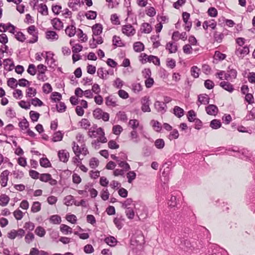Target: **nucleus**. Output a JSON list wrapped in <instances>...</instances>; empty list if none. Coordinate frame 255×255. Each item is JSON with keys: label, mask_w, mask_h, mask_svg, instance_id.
Listing matches in <instances>:
<instances>
[{"label": "nucleus", "mask_w": 255, "mask_h": 255, "mask_svg": "<svg viewBox=\"0 0 255 255\" xmlns=\"http://www.w3.org/2000/svg\"><path fill=\"white\" fill-rule=\"evenodd\" d=\"M88 135L91 138L100 137V141L101 143L107 142V139L105 136V132L103 129L101 128H98L96 125L89 129Z\"/></svg>", "instance_id": "obj_1"}, {"label": "nucleus", "mask_w": 255, "mask_h": 255, "mask_svg": "<svg viewBox=\"0 0 255 255\" xmlns=\"http://www.w3.org/2000/svg\"><path fill=\"white\" fill-rule=\"evenodd\" d=\"M94 117L98 120L102 119L105 122L109 120L110 115L108 113L104 112L100 108H97L93 111Z\"/></svg>", "instance_id": "obj_2"}, {"label": "nucleus", "mask_w": 255, "mask_h": 255, "mask_svg": "<svg viewBox=\"0 0 255 255\" xmlns=\"http://www.w3.org/2000/svg\"><path fill=\"white\" fill-rule=\"evenodd\" d=\"M28 33L32 36L33 38L28 41L29 43H34L38 40V30L34 25H31L27 28Z\"/></svg>", "instance_id": "obj_3"}, {"label": "nucleus", "mask_w": 255, "mask_h": 255, "mask_svg": "<svg viewBox=\"0 0 255 255\" xmlns=\"http://www.w3.org/2000/svg\"><path fill=\"white\" fill-rule=\"evenodd\" d=\"M122 32L128 36H131L135 33V29L131 24H126L123 26Z\"/></svg>", "instance_id": "obj_4"}, {"label": "nucleus", "mask_w": 255, "mask_h": 255, "mask_svg": "<svg viewBox=\"0 0 255 255\" xmlns=\"http://www.w3.org/2000/svg\"><path fill=\"white\" fill-rule=\"evenodd\" d=\"M9 173L8 170H5L1 173L0 183L2 187H5L7 185Z\"/></svg>", "instance_id": "obj_5"}, {"label": "nucleus", "mask_w": 255, "mask_h": 255, "mask_svg": "<svg viewBox=\"0 0 255 255\" xmlns=\"http://www.w3.org/2000/svg\"><path fill=\"white\" fill-rule=\"evenodd\" d=\"M249 52V48L247 46H245L243 48H239L235 51L236 54L240 58H243L245 55L248 54Z\"/></svg>", "instance_id": "obj_6"}, {"label": "nucleus", "mask_w": 255, "mask_h": 255, "mask_svg": "<svg viewBox=\"0 0 255 255\" xmlns=\"http://www.w3.org/2000/svg\"><path fill=\"white\" fill-rule=\"evenodd\" d=\"M154 105L158 112L164 114L166 112L167 106L165 103L157 101L155 102Z\"/></svg>", "instance_id": "obj_7"}, {"label": "nucleus", "mask_w": 255, "mask_h": 255, "mask_svg": "<svg viewBox=\"0 0 255 255\" xmlns=\"http://www.w3.org/2000/svg\"><path fill=\"white\" fill-rule=\"evenodd\" d=\"M210 101V98L208 95L206 94H200L198 96V102L199 103L198 104L197 103L198 105V107L200 106L201 104L203 105H207L209 104Z\"/></svg>", "instance_id": "obj_8"}, {"label": "nucleus", "mask_w": 255, "mask_h": 255, "mask_svg": "<svg viewBox=\"0 0 255 255\" xmlns=\"http://www.w3.org/2000/svg\"><path fill=\"white\" fill-rule=\"evenodd\" d=\"M58 155L61 161L66 163L68 161L69 153L66 150H59Z\"/></svg>", "instance_id": "obj_9"}, {"label": "nucleus", "mask_w": 255, "mask_h": 255, "mask_svg": "<svg viewBox=\"0 0 255 255\" xmlns=\"http://www.w3.org/2000/svg\"><path fill=\"white\" fill-rule=\"evenodd\" d=\"M142 56L147 58L148 62H152L155 65H160V60L157 57L153 55L148 56L145 53H142Z\"/></svg>", "instance_id": "obj_10"}, {"label": "nucleus", "mask_w": 255, "mask_h": 255, "mask_svg": "<svg viewBox=\"0 0 255 255\" xmlns=\"http://www.w3.org/2000/svg\"><path fill=\"white\" fill-rule=\"evenodd\" d=\"M206 111L209 115H216L218 112V109L215 105H209L206 108Z\"/></svg>", "instance_id": "obj_11"}, {"label": "nucleus", "mask_w": 255, "mask_h": 255, "mask_svg": "<svg viewBox=\"0 0 255 255\" xmlns=\"http://www.w3.org/2000/svg\"><path fill=\"white\" fill-rule=\"evenodd\" d=\"M110 74H112V73H110L109 71L104 70V68H100L97 70L98 76L101 79H107L108 75Z\"/></svg>", "instance_id": "obj_12"}, {"label": "nucleus", "mask_w": 255, "mask_h": 255, "mask_svg": "<svg viewBox=\"0 0 255 255\" xmlns=\"http://www.w3.org/2000/svg\"><path fill=\"white\" fill-rule=\"evenodd\" d=\"M51 24L56 30H59L63 27L62 22L58 18H54L52 19Z\"/></svg>", "instance_id": "obj_13"}, {"label": "nucleus", "mask_w": 255, "mask_h": 255, "mask_svg": "<svg viewBox=\"0 0 255 255\" xmlns=\"http://www.w3.org/2000/svg\"><path fill=\"white\" fill-rule=\"evenodd\" d=\"M142 106L141 110L143 112H150V108H149V100L146 97H144L141 101Z\"/></svg>", "instance_id": "obj_14"}, {"label": "nucleus", "mask_w": 255, "mask_h": 255, "mask_svg": "<svg viewBox=\"0 0 255 255\" xmlns=\"http://www.w3.org/2000/svg\"><path fill=\"white\" fill-rule=\"evenodd\" d=\"M46 38L51 41H54L57 40L59 36L56 32L49 30L46 32Z\"/></svg>", "instance_id": "obj_15"}, {"label": "nucleus", "mask_w": 255, "mask_h": 255, "mask_svg": "<svg viewBox=\"0 0 255 255\" xmlns=\"http://www.w3.org/2000/svg\"><path fill=\"white\" fill-rule=\"evenodd\" d=\"M220 86L223 88L224 90L232 93L234 89L233 86L228 82L223 81L220 84Z\"/></svg>", "instance_id": "obj_16"}, {"label": "nucleus", "mask_w": 255, "mask_h": 255, "mask_svg": "<svg viewBox=\"0 0 255 255\" xmlns=\"http://www.w3.org/2000/svg\"><path fill=\"white\" fill-rule=\"evenodd\" d=\"M103 27L102 24L97 23L92 26L93 34L94 35H99L102 32Z\"/></svg>", "instance_id": "obj_17"}, {"label": "nucleus", "mask_w": 255, "mask_h": 255, "mask_svg": "<svg viewBox=\"0 0 255 255\" xmlns=\"http://www.w3.org/2000/svg\"><path fill=\"white\" fill-rule=\"evenodd\" d=\"M216 22L214 20L211 21H205L203 23V27L204 29L206 30L209 27H211L212 29H215L216 27Z\"/></svg>", "instance_id": "obj_18"}, {"label": "nucleus", "mask_w": 255, "mask_h": 255, "mask_svg": "<svg viewBox=\"0 0 255 255\" xmlns=\"http://www.w3.org/2000/svg\"><path fill=\"white\" fill-rule=\"evenodd\" d=\"M104 241L107 245L111 247H115L117 243V239L113 236L106 238Z\"/></svg>", "instance_id": "obj_19"}, {"label": "nucleus", "mask_w": 255, "mask_h": 255, "mask_svg": "<svg viewBox=\"0 0 255 255\" xmlns=\"http://www.w3.org/2000/svg\"><path fill=\"white\" fill-rule=\"evenodd\" d=\"M166 49L168 50L169 53H174L177 50V46L172 42H169L166 44Z\"/></svg>", "instance_id": "obj_20"}, {"label": "nucleus", "mask_w": 255, "mask_h": 255, "mask_svg": "<svg viewBox=\"0 0 255 255\" xmlns=\"http://www.w3.org/2000/svg\"><path fill=\"white\" fill-rule=\"evenodd\" d=\"M124 221L125 219L122 216H121L120 218H115L114 220V223L119 230L122 228L123 226V222Z\"/></svg>", "instance_id": "obj_21"}, {"label": "nucleus", "mask_w": 255, "mask_h": 255, "mask_svg": "<svg viewBox=\"0 0 255 255\" xmlns=\"http://www.w3.org/2000/svg\"><path fill=\"white\" fill-rule=\"evenodd\" d=\"M65 33L69 37L74 36L76 33V27L72 25L67 26L65 29Z\"/></svg>", "instance_id": "obj_22"}, {"label": "nucleus", "mask_w": 255, "mask_h": 255, "mask_svg": "<svg viewBox=\"0 0 255 255\" xmlns=\"http://www.w3.org/2000/svg\"><path fill=\"white\" fill-rule=\"evenodd\" d=\"M60 231L65 235L71 234L72 233V229L68 226L65 224H61L60 227Z\"/></svg>", "instance_id": "obj_23"}, {"label": "nucleus", "mask_w": 255, "mask_h": 255, "mask_svg": "<svg viewBox=\"0 0 255 255\" xmlns=\"http://www.w3.org/2000/svg\"><path fill=\"white\" fill-rule=\"evenodd\" d=\"M184 110L178 106H175L173 109L174 114L178 118H181L184 115Z\"/></svg>", "instance_id": "obj_24"}, {"label": "nucleus", "mask_w": 255, "mask_h": 255, "mask_svg": "<svg viewBox=\"0 0 255 255\" xmlns=\"http://www.w3.org/2000/svg\"><path fill=\"white\" fill-rule=\"evenodd\" d=\"M144 46L141 42H136L133 44V49L135 52H140L144 50Z\"/></svg>", "instance_id": "obj_25"}, {"label": "nucleus", "mask_w": 255, "mask_h": 255, "mask_svg": "<svg viewBox=\"0 0 255 255\" xmlns=\"http://www.w3.org/2000/svg\"><path fill=\"white\" fill-rule=\"evenodd\" d=\"M9 198L5 194H2L0 196V205L5 206L9 202Z\"/></svg>", "instance_id": "obj_26"}, {"label": "nucleus", "mask_w": 255, "mask_h": 255, "mask_svg": "<svg viewBox=\"0 0 255 255\" xmlns=\"http://www.w3.org/2000/svg\"><path fill=\"white\" fill-rule=\"evenodd\" d=\"M34 238V235L32 233L27 232V234L25 236L24 240L26 243L29 244L33 242Z\"/></svg>", "instance_id": "obj_27"}, {"label": "nucleus", "mask_w": 255, "mask_h": 255, "mask_svg": "<svg viewBox=\"0 0 255 255\" xmlns=\"http://www.w3.org/2000/svg\"><path fill=\"white\" fill-rule=\"evenodd\" d=\"M200 69L196 66H194L191 68V74L195 78L199 77Z\"/></svg>", "instance_id": "obj_28"}, {"label": "nucleus", "mask_w": 255, "mask_h": 255, "mask_svg": "<svg viewBox=\"0 0 255 255\" xmlns=\"http://www.w3.org/2000/svg\"><path fill=\"white\" fill-rule=\"evenodd\" d=\"M106 104L108 106L115 107L117 106L116 101L111 96H108L106 98Z\"/></svg>", "instance_id": "obj_29"}, {"label": "nucleus", "mask_w": 255, "mask_h": 255, "mask_svg": "<svg viewBox=\"0 0 255 255\" xmlns=\"http://www.w3.org/2000/svg\"><path fill=\"white\" fill-rule=\"evenodd\" d=\"M210 126L213 129H218L221 127V123L220 120L214 119L210 122Z\"/></svg>", "instance_id": "obj_30"}, {"label": "nucleus", "mask_w": 255, "mask_h": 255, "mask_svg": "<svg viewBox=\"0 0 255 255\" xmlns=\"http://www.w3.org/2000/svg\"><path fill=\"white\" fill-rule=\"evenodd\" d=\"M38 11L43 15H47L48 14V10L47 5L43 3H41L39 6Z\"/></svg>", "instance_id": "obj_31"}, {"label": "nucleus", "mask_w": 255, "mask_h": 255, "mask_svg": "<svg viewBox=\"0 0 255 255\" xmlns=\"http://www.w3.org/2000/svg\"><path fill=\"white\" fill-rule=\"evenodd\" d=\"M41 210V204L38 201L34 202L31 208V211L33 213H36L39 212Z\"/></svg>", "instance_id": "obj_32"}, {"label": "nucleus", "mask_w": 255, "mask_h": 255, "mask_svg": "<svg viewBox=\"0 0 255 255\" xmlns=\"http://www.w3.org/2000/svg\"><path fill=\"white\" fill-rule=\"evenodd\" d=\"M142 32L145 33H149L152 30V27L148 23H143L142 24Z\"/></svg>", "instance_id": "obj_33"}, {"label": "nucleus", "mask_w": 255, "mask_h": 255, "mask_svg": "<svg viewBox=\"0 0 255 255\" xmlns=\"http://www.w3.org/2000/svg\"><path fill=\"white\" fill-rule=\"evenodd\" d=\"M35 233L40 237H43L46 234V231L43 227L38 226L35 229Z\"/></svg>", "instance_id": "obj_34"}, {"label": "nucleus", "mask_w": 255, "mask_h": 255, "mask_svg": "<svg viewBox=\"0 0 255 255\" xmlns=\"http://www.w3.org/2000/svg\"><path fill=\"white\" fill-rule=\"evenodd\" d=\"M64 204L67 206L72 205L75 202L74 197L72 195H68L66 196L64 198Z\"/></svg>", "instance_id": "obj_35"}, {"label": "nucleus", "mask_w": 255, "mask_h": 255, "mask_svg": "<svg viewBox=\"0 0 255 255\" xmlns=\"http://www.w3.org/2000/svg\"><path fill=\"white\" fill-rule=\"evenodd\" d=\"M118 165L119 167L123 168L124 171H128L130 169V165L126 161H119Z\"/></svg>", "instance_id": "obj_36"}, {"label": "nucleus", "mask_w": 255, "mask_h": 255, "mask_svg": "<svg viewBox=\"0 0 255 255\" xmlns=\"http://www.w3.org/2000/svg\"><path fill=\"white\" fill-rule=\"evenodd\" d=\"M63 134L60 131H57L54 133L52 141L53 142L61 141L63 138Z\"/></svg>", "instance_id": "obj_37"}, {"label": "nucleus", "mask_w": 255, "mask_h": 255, "mask_svg": "<svg viewBox=\"0 0 255 255\" xmlns=\"http://www.w3.org/2000/svg\"><path fill=\"white\" fill-rule=\"evenodd\" d=\"M113 44L116 46H123L124 44L123 43L120 37L115 35L113 38Z\"/></svg>", "instance_id": "obj_38"}, {"label": "nucleus", "mask_w": 255, "mask_h": 255, "mask_svg": "<svg viewBox=\"0 0 255 255\" xmlns=\"http://www.w3.org/2000/svg\"><path fill=\"white\" fill-rule=\"evenodd\" d=\"M50 221L54 224H59L61 222V217L57 215H52L50 218Z\"/></svg>", "instance_id": "obj_39"}, {"label": "nucleus", "mask_w": 255, "mask_h": 255, "mask_svg": "<svg viewBox=\"0 0 255 255\" xmlns=\"http://www.w3.org/2000/svg\"><path fill=\"white\" fill-rule=\"evenodd\" d=\"M29 116L30 117V119L31 121L33 122H37L39 118L40 114L33 111H31L29 112Z\"/></svg>", "instance_id": "obj_40"}, {"label": "nucleus", "mask_w": 255, "mask_h": 255, "mask_svg": "<svg viewBox=\"0 0 255 255\" xmlns=\"http://www.w3.org/2000/svg\"><path fill=\"white\" fill-rule=\"evenodd\" d=\"M39 163L40 165L43 167H49L51 166L49 160L47 158H41L40 159Z\"/></svg>", "instance_id": "obj_41"}, {"label": "nucleus", "mask_w": 255, "mask_h": 255, "mask_svg": "<svg viewBox=\"0 0 255 255\" xmlns=\"http://www.w3.org/2000/svg\"><path fill=\"white\" fill-rule=\"evenodd\" d=\"M23 228L26 230H27L28 232H31L32 231H33L34 229L35 225L33 223L29 221V222H26L24 224Z\"/></svg>", "instance_id": "obj_42"}, {"label": "nucleus", "mask_w": 255, "mask_h": 255, "mask_svg": "<svg viewBox=\"0 0 255 255\" xmlns=\"http://www.w3.org/2000/svg\"><path fill=\"white\" fill-rule=\"evenodd\" d=\"M196 114L193 110H190L187 114L188 120L190 122H193L196 119Z\"/></svg>", "instance_id": "obj_43"}, {"label": "nucleus", "mask_w": 255, "mask_h": 255, "mask_svg": "<svg viewBox=\"0 0 255 255\" xmlns=\"http://www.w3.org/2000/svg\"><path fill=\"white\" fill-rule=\"evenodd\" d=\"M227 72L230 74L231 78L235 79L237 77V71L234 69L232 66H229L228 68Z\"/></svg>", "instance_id": "obj_44"}, {"label": "nucleus", "mask_w": 255, "mask_h": 255, "mask_svg": "<svg viewBox=\"0 0 255 255\" xmlns=\"http://www.w3.org/2000/svg\"><path fill=\"white\" fill-rule=\"evenodd\" d=\"M131 140L134 142L137 143L139 141L138 136L136 130H132L130 133Z\"/></svg>", "instance_id": "obj_45"}, {"label": "nucleus", "mask_w": 255, "mask_h": 255, "mask_svg": "<svg viewBox=\"0 0 255 255\" xmlns=\"http://www.w3.org/2000/svg\"><path fill=\"white\" fill-rule=\"evenodd\" d=\"M16 80L14 78H10L7 80V85L11 88L14 89L17 86L18 84L16 83Z\"/></svg>", "instance_id": "obj_46"}, {"label": "nucleus", "mask_w": 255, "mask_h": 255, "mask_svg": "<svg viewBox=\"0 0 255 255\" xmlns=\"http://www.w3.org/2000/svg\"><path fill=\"white\" fill-rule=\"evenodd\" d=\"M129 126L133 130H136V128L139 127V123L137 120H130L128 123Z\"/></svg>", "instance_id": "obj_47"}, {"label": "nucleus", "mask_w": 255, "mask_h": 255, "mask_svg": "<svg viewBox=\"0 0 255 255\" xmlns=\"http://www.w3.org/2000/svg\"><path fill=\"white\" fill-rule=\"evenodd\" d=\"M72 144L73 151L75 153V155H80V154L81 153V152L80 151L81 150V147H80L78 144H76L75 141L73 142Z\"/></svg>", "instance_id": "obj_48"}, {"label": "nucleus", "mask_w": 255, "mask_h": 255, "mask_svg": "<svg viewBox=\"0 0 255 255\" xmlns=\"http://www.w3.org/2000/svg\"><path fill=\"white\" fill-rule=\"evenodd\" d=\"M79 123L80 126L85 129H88L91 125L90 122L87 119H83Z\"/></svg>", "instance_id": "obj_49"}, {"label": "nucleus", "mask_w": 255, "mask_h": 255, "mask_svg": "<svg viewBox=\"0 0 255 255\" xmlns=\"http://www.w3.org/2000/svg\"><path fill=\"white\" fill-rule=\"evenodd\" d=\"M97 12L92 10L88 11L85 14V16L88 19H95L97 17Z\"/></svg>", "instance_id": "obj_50"}, {"label": "nucleus", "mask_w": 255, "mask_h": 255, "mask_svg": "<svg viewBox=\"0 0 255 255\" xmlns=\"http://www.w3.org/2000/svg\"><path fill=\"white\" fill-rule=\"evenodd\" d=\"M155 146L158 149H162L165 145L164 141L163 139L159 138L155 140Z\"/></svg>", "instance_id": "obj_51"}, {"label": "nucleus", "mask_w": 255, "mask_h": 255, "mask_svg": "<svg viewBox=\"0 0 255 255\" xmlns=\"http://www.w3.org/2000/svg\"><path fill=\"white\" fill-rule=\"evenodd\" d=\"M18 125L22 130H24L28 128L29 123L26 119H24L19 123Z\"/></svg>", "instance_id": "obj_52"}, {"label": "nucleus", "mask_w": 255, "mask_h": 255, "mask_svg": "<svg viewBox=\"0 0 255 255\" xmlns=\"http://www.w3.org/2000/svg\"><path fill=\"white\" fill-rule=\"evenodd\" d=\"M226 57V55L225 54L221 53L220 51H216L215 52L214 58L218 60H223Z\"/></svg>", "instance_id": "obj_53"}, {"label": "nucleus", "mask_w": 255, "mask_h": 255, "mask_svg": "<svg viewBox=\"0 0 255 255\" xmlns=\"http://www.w3.org/2000/svg\"><path fill=\"white\" fill-rule=\"evenodd\" d=\"M255 119V108H253L246 116V119L247 120H253Z\"/></svg>", "instance_id": "obj_54"}, {"label": "nucleus", "mask_w": 255, "mask_h": 255, "mask_svg": "<svg viewBox=\"0 0 255 255\" xmlns=\"http://www.w3.org/2000/svg\"><path fill=\"white\" fill-rule=\"evenodd\" d=\"M51 174L49 173H43L40 175L39 179L42 182H46L50 180Z\"/></svg>", "instance_id": "obj_55"}, {"label": "nucleus", "mask_w": 255, "mask_h": 255, "mask_svg": "<svg viewBox=\"0 0 255 255\" xmlns=\"http://www.w3.org/2000/svg\"><path fill=\"white\" fill-rule=\"evenodd\" d=\"M61 98V95L58 92H53L52 93L51 96V98L52 100L54 101L55 102L60 101Z\"/></svg>", "instance_id": "obj_56"}, {"label": "nucleus", "mask_w": 255, "mask_h": 255, "mask_svg": "<svg viewBox=\"0 0 255 255\" xmlns=\"http://www.w3.org/2000/svg\"><path fill=\"white\" fill-rule=\"evenodd\" d=\"M127 176L128 179V182L130 183L135 178L136 174L133 171H129L127 173Z\"/></svg>", "instance_id": "obj_57"}, {"label": "nucleus", "mask_w": 255, "mask_h": 255, "mask_svg": "<svg viewBox=\"0 0 255 255\" xmlns=\"http://www.w3.org/2000/svg\"><path fill=\"white\" fill-rule=\"evenodd\" d=\"M179 137V133L176 129H174L168 135V138L171 140L173 139H177Z\"/></svg>", "instance_id": "obj_58"}, {"label": "nucleus", "mask_w": 255, "mask_h": 255, "mask_svg": "<svg viewBox=\"0 0 255 255\" xmlns=\"http://www.w3.org/2000/svg\"><path fill=\"white\" fill-rule=\"evenodd\" d=\"M125 213L127 217L129 219H132L134 217V212L130 208H127Z\"/></svg>", "instance_id": "obj_59"}, {"label": "nucleus", "mask_w": 255, "mask_h": 255, "mask_svg": "<svg viewBox=\"0 0 255 255\" xmlns=\"http://www.w3.org/2000/svg\"><path fill=\"white\" fill-rule=\"evenodd\" d=\"M99 165V160L95 157L92 158L89 162V165L91 168H95Z\"/></svg>", "instance_id": "obj_60"}, {"label": "nucleus", "mask_w": 255, "mask_h": 255, "mask_svg": "<svg viewBox=\"0 0 255 255\" xmlns=\"http://www.w3.org/2000/svg\"><path fill=\"white\" fill-rule=\"evenodd\" d=\"M42 90L44 93L48 94L52 91V88L51 85L47 83L43 85Z\"/></svg>", "instance_id": "obj_61"}, {"label": "nucleus", "mask_w": 255, "mask_h": 255, "mask_svg": "<svg viewBox=\"0 0 255 255\" xmlns=\"http://www.w3.org/2000/svg\"><path fill=\"white\" fill-rule=\"evenodd\" d=\"M224 37V34L221 33L215 32L214 34V38L215 40L219 43H220Z\"/></svg>", "instance_id": "obj_62"}, {"label": "nucleus", "mask_w": 255, "mask_h": 255, "mask_svg": "<svg viewBox=\"0 0 255 255\" xmlns=\"http://www.w3.org/2000/svg\"><path fill=\"white\" fill-rule=\"evenodd\" d=\"M27 71L30 75L32 76L34 75L36 73V70L35 65L33 64H29Z\"/></svg>", "instance_id": "obj_63"}, {"label": "nucleus", "mask_w": 255, "mask_h": 255, "mask_svg": "<svg viewBox=\"0 0 255 255\" xmlns=\"http://www.w3.org/2000/svg\"><path fill=\"white\" fill-rule=\"evenodd\" d=\"M36 94L35 89L31 87H29L26 90V96L27 97H31L34 96Z\"/></svg>", "instance_id": "obj_64"}]
</instances>
